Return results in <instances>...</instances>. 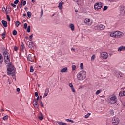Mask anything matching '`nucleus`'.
Here are the masks:
<instances>
[{"instance_id":"obj_58","label":"nucleus","mask_w":125,"mask_h":125,"mask_svg":"<svg viewBox=\"0 0 125 125\" xmlns=\"http://www.w3.org/2000/svg\"><path fill=\"white\" fill-rule=\"evenodd\" d=\"M35 95L36 97H38V96H39V93H38V92H35Z\"/></svg>"},{"instance_id":"obj_16","label":"nucleus","mask_w":125,"mask_h":125,"mask_svg":"<svg viewBox=\"0 0 125 125\" xmlns=\"http://www.w3.org/2000/svg\"><path fill=\"white\" fill-rule=\"evenodd\" d=\"M118 51L121 52V51H125V46H120L118 49Z\"/></svg>"},{"instance_id":"obj_59","label":"nucleus","mask_w":125,"mask_h":125,"mask_svg":"<svg viewBox=\"0 0 125 125\" xmlns=\"http://www.w3.org/2000/svg\"><path fill=\"white\" fill-rule=\"evenodd\" d=\"M39 99H40V97L38 96L36 98V100H35L36 101H39Z\"/></svg>"},{"instance_id":"obj_3","label":"nucleus","mask_w":125,"mask_h":125,"mask_svg":"<svg viewBox=\"0 0 125 125\" xmlns=\"http://www.w3.org/2000/svg\"><path fill=\"white\" fill-rule=\"evenodd\" d=\"M111 123L113 125H118L120 124V118L117 117H113L111 120Z\"/></svg>"},{"instance_id":"obj_42","label":"nucleus","mask_w":125,"mask_h":125,"mask_svg":"<svg viewBox=\"0 0 125 125\" xmlns=\"http://www.w3.org/2000/svg\"><path fill=\"white\" fill-rule=\"evenodd\" d=\"M72 71H75V70H76V65H72Z\"/></svg>"},{"instance_id":"obj_4","label":"nucleus","mask_w":125,"mask_h":125,"mask_svg":"<svg viewBox=\"0 0 125 125\" xmlns=\"http://www.w3.org/2000/svg\"><path fill=\"white\" fill-rule=\"evenodd\" d=\"M102 3L101 2H97L94 4V9L96 11L99 10V9H101L102 8Z\"/></svg>"},{"instance_id":"obj_11","label":"nucleus","mask_w":125,"mask_h":125,"mask_svg":"<svg viewBox=\"0 0 125 125\" xmlns=\"http://www.w3.org/2000/svg\"><path fill=\"white\" fill-rule=\"evenodd\" d=\"M3 62V57H2V55L0 53V68L2 67V63Z\"/></svg>"},{"instance_id":"obj_34","label":"nucleus","mask_w":125,"mask_h":125,"mask_svg":"<svg viewBox=\"0 0 125 125\" xmlns=\"http://www.w3.org/2000/svg\"><path fill=\"white\" fill-rule=\"evenodd\" d=\"M8 119V115H6L3 117V120H4V121H6Z\"/></svg>"},{"instance_id":"obj_60","label":"nucleus","mask_w":125,"mask_h":125,"mask_svg":"<svg viewBox=\"0 0 125 125\" xmlns=\"http://www.w3.org/2000/svg\"><path fill=\"white\" fill-rule=\"evenodd\" d=\"M2 11H3V12H4V11H5V10H6V9H5V8L3 7L2 8Z\"/></svg>"},{"instance_id":"obj_32","label":"nucleus","mask_w":125,"mask_h":125,"mask_svg":"<svg viewBox=\"0 0 125 125\" xmlns=\"http://www.w3.org/2000/svg\"><path fill=\"white\" fill-rule=\"evenodd\" d=\"M106 125H113V124L112 123V121H107L106 122Z\"/></svg>"},{"instance_id":"obj_13","label":"nucleus","mask_w":125,"mask_h":125,"mask_svg":"<svg viewBox=\"0 0 125 125\" xmlns=\"http://www.w3.org/2000/svg\"><path fill=\"white\" fill-rule=\"evenodd\" d=\"M3 55L4 57V59H6V58H8L9 57V53L7 52V51H5L3 52Z\"/></svg>"},{"instance_id":"obj_28","label":"nucleus","mask_w":125,"mask_h":125,"mask_svg":"<svg viewBox=\"0 0 125 125\" xmlns=\"http://www.w3.org/2000/svg\"><path fill=\"white\" fill-rule=\"evenodd\" d=\"M27 16L28 17H29V18H31V17H32V13H31V12H27Z\"/></svg>"},{"instance_id":"obj_9","label":"nucleus","mask_w":125,"mask_h":125,"mask_svg":"<svg viewBox=\"0 0 125 125\" xmlns=\"http://www.w3.org/2000/svg\"><path fill=\"white\" fill-rule=\"evenodd\" d=\"M84 23L86 24L88 26H91L92 25V22L90 21V19L86 18L84 20Z\"/></svg>"},{"instance_id":"obj_1","label":"nucleus","mask_w":125,"mask_h":125,"mask_svg":"<svg viewBox=\"0 0 125 125\" xmlns=\"http://www.w3.org/2000/svg\"><path fill=\"white\" fill-rule=\"evenodd\" d=\"M15 71H16V69L14 67V65L11 63H9L7 65V74L8 76L14 74Z\"/></svg>"},{"instance_id":"obj_5","label":"nucleus","mask_w":125,"mask_h":125,"mask_svg":"<svg viewBox=\"0 0 125 125\" xmlns=\"http://www.w3.org/2000/svg\"><path fill=\"white\" fill-rule=\"evenodd\" d=\"M124 36V33L121 31H115V35L114 38L115 39H120Z\"/></svg>"},{"instance_id":"obj_26","label":"nucleus","mask_w":125,"mask_h":125,"mask_svg":"<svg viewBox=\"0 0 125 125\" xmlns=\"http://www.w3.org/2000/svg\"><path fill=\"white\" fill-rule=\"evenodd\" d=\"M101 92H102V89H100V90H97L96 92V95H98V94H99L100 93H101Z\"/></svg>"},{"instance_id":"obj_29","label":"nucleus","mask_w":125,"mask_h":125,"mask_svg":"<svg viewBox=\"0 0 125 125\" xmlns=\"http://www.w3.org/2000/svg\"><path fill=\"white\" fill-rule=\"evenodd\" d=\"M15 25L16 27H18L19 26V25H20V22L19 21H16Z\"/></svg>"},{"instance_id":"obj_56","label":"nucleus","mask_w":125,"mask_h":125,"mask_svg":"<svg viewBox=\"0 0 125 125\" xmlns=\"http://www.w3.org/2000/svg\"><path fill=\"white\" fill-rule=\"evenodd\" d=\"M89 1L91 3H93L95 1V0H89Z\"/></svg>"},{"instance_id":"obj_51","label":"nucleus","mask_w":125,"mask_h":125,"mask_svg":"<svg viewBox=\"0 0 125 125\" xmlns=\"http://www.w3.org/2000/svg\"><path fill=\"white\" fill-rule=\"evenodd\" d=\"M41 16H42V15H43V10H42V9H41Z\"/></svg>"},{"instance_id":"obj_6","label":"nucleus","mask_w":125,"mask_h":125,"mask_svg":"<svg viewBox=\"0 0 125 125\" xmlns=\"http://www.w3.org/2000/svg\"><path fill=\"white\" fill-rule=\"evenodd\" d=\"M100 56L103 59H107L109 56V54L107 52H103L100 54Z\"/></svg>"},{"instance_id":"obj_38","label":"nucleus","mask_w":125,"mask_h":125,"mask_svg":"<svg viewBox=\"0 0 125 125\" xmlns=\"http://www.w3.org/2000/svg\"><path fill=\"white\" fill-rule=\"evenodd\" d=\"M108 9V6H104L103 8V11H105Z\"/></svg>"},{"instance_id":"obj_24","label":"nucleus","mask_w":125,"mask_h":125,"mask_svg":"<svg viewBox=\"0 0 125 125\" xmlns=\"http://www.w3.org/2000/svg\"><path fill=\"white\" fill-rule=\"evenodd\" d=\"M58 124L59 125H67V123H64V122H58Z\"/></svg>"},{"instance_id":"obj_15","label":"nucleus","mask_w":125,"mask_h":125,"mask_svg":"<svg viewBox=\"0 0 125 125\" xmlns=\"http://www.w3.org/2000/svg\"><path fill=\"white\" fill-rule=\"evenodd\" d=\"M123 76H124V74L119 71L117 72L116 73V77H117V78H123Z\"/></svg>"},{"instance_id":"obj_8","label":"nucleus","mask_w":125,"mask_h":125,"mask_svg":"<svg viewBox=\"0 0 125 125\" xmlns=\"http://www.w3.org/2000/svg\"><path fill=\"white\" fill-rule=\"evenodd\" d=\"M118 101V99H117V97L116 96H112L110 98V102L111 103V104H115Z\"/></svg>"},{"instance_id":"obj_19","label":"nucleus","mask_w":125,"mask_h":125,"mask_svg":"<svg viewBox=\"0 0 125 125\" xmlns=\"http://www.w3.org/2000/svg\"><path fill=\"white\" fill-rule=\"evenodd\" d=\"M67 71H68V68L64 67L61 70V73H66V72H67Z\"/></svg>"},{"instance_id":"obj_57","label":"nucleus","mask_w":125,"mask_h":125,"mask_svg":"<svg viewBox=\"0 0 125 125\" xmlns=\"http://www.w3.org/2000/svg\"><path fill=\"white\" fill-rule=\"evenodd\" d=\"M47 95H48V94L45 93L43 95V98H44V97H46V96H47Z\"/></svg>"},{"instance_id":"obj_20","label":"nucleus","mask_w":125,"mask_h":125,"mask_svg":"<svg viewBox=\"0 0 125 125\" xmlns=\"http://www.w3.org/2000/svg\"><path fill=\"white\" fill-rule=\"evenodd\" d=\"M69 28H70L71 31H75V26L72 23L69 25Z\"/></svg>"},{"instance_id":"obj_39","label":"nucleus","mask_w":125,"mask_h":125,"mask_svg":"<svg viewBox=\"0 0 125 125\" xmlns=\"http://www.w3.org/2000/svg\"><path fill=\"white\" fill-rule=\"evenodd\" d=\"M49 93V89L46 88L45 90V93H47V94H48Z\"/></svg>"},{"instance_id":"obj_63","label":"nucleus","mask_w":125,"mask_h":125,"mask_svg":"<svg viewBox=\"0 0 125 125\" xmlns=\"http://www.w3.org/2000/svg\"><path fill=\"white\" fill-rule=\"evenodd\" d=\"M21 47H22V49H24V44H22L21 45Z\"/></svg>"},{"instance_id":"obj_18","label":"nucleus","mask_w":125,"mask_h":125,"mask_svg":"<svg viewBox=\"0 0 125 125\" xmlns=\"http://www.w3.org/2000/svg\"><path fill=\"white\" fill-rule=\"evenodd\" d=\"M119 96L120 97H123V96H125V91H121L119 92Z\"/></svg>"},{"instance_id":"obj_44","label":"nucleus","mask_w":125,"mask_h":125,"mask_svg":"<svg viewBox=\"0 0 125 125\" xmlns=\"http://www.w3.org/2000/svg\"><path fill=\"white\" fill-rule=\"evenodd\" d=\"M71 90L72 92H73V93H75L76 92V90H75V88H74V87L71 88Z\"/></svg>"},{"instance_id":"obj_31","label":"nucleus","mask_w":125,"mask_h":125,"mask_svg":"<svg viewBox=\"0 0 125 125\" xmlns=\"http://www.w3.org/2000/svg\"><path fill=\"white\" fill-rule=\"evenodd\" d=\"M27 33H30V32H31V26H28L27 29Z\"/></svg>"},{"instance_id":"obj_36","label":"nucleus","mask_w":125,"mask_h":125,"mask_svg":"<svg viewBox=\"0 0 125 125\" xmlns=\"http://www.w3.org/2000/svg\"><path fill=\"white\" fill-rule=\"evenodd\" d=\"M6 17H7V19L8 21L9 22H10L11 19H10V17H9V15H6Z\"/></svg>"},{"instance_id":"obj_14","label":"nucleus","mask_w":125,"mask_h":125,"mask_svg":"<svg viewBox=\"0 0 125 125\" xmlns=\"http://www.w3.org/2000/svg\"><path fill=\"white\" fill-rule=\"evenodd\" d=\"M63 4H64V2L61 1L58 4V8L60 10L63 9Z\"/></svg>"},{"instance_id":"obj_30","label":"nucleus","mask_w":125,"mask_h":125,"mask_svg":"<svg viewBox=\"0 0 125 125\" xmlns=\"http://www.w3.org/2000/svg\"><path fill=\"white\" fill-rule=\"evenodd\" d=\"M66 122H70V123H72V124L75 123V122H74V121H73L71 119H66Z\"/></svg>"},{"instance_id":"obj_35","label":"nucleus","mask_w":125,"mask_h":125,"mask_svg":"<svg viewBox=\"0 0 125 125\" xmlns=\"http://www.w3.org/2000/svg\"><path fill=\"white\" fill-rule=\"evenodd\" d=\"M34 70L33 67V66H30V73H33V72H34Z\"/></svg>"},{"instance_id":"obj_33","label":"nucleus","mask_w":125,"mask_h":125,"mask_svg":"<svg viewBox=\"0 0 125 125\" xmlns=\"http://www.w3.org/2000/svg\"><path fill=\"white\" fill-rule=\"evenodd\" d=\"M13 36H16V35H17V31L14 30L13 31Z\"/></svg>"},{"instance_id":"obj_62","label":"nucleus","mask_w":125,"mask_h":125,"mask_svg":"<svg viewBox=\"0 0 125 125\" xmlns=\"http://www.w3.org/2000/svg\"><path fill=\"white\" fill-rule=\"evenodd\" d=\"M73 1H75V2H78L79 0H73Z\"/></svg>"},{"instance_id":"obj_22","label":"nucleus","mask_w":125,"mask_h":125,"mask_svg":"<svg viewBox=\"0 0 125 125\" xmlns=\"http://www.w3.org/2000/svg\"><path fill=\"white\" fill-rule=\"evenodd\" d=\"M9 62H10V60L9 59V57H8V58H6L5 59V62L6 63V64H10Z\"/></svg>"},{"instance_id":"obj_54","label":"nucleus","mask_w":125,"mask_h":125,"mask_svg":"<svg viewBox=\"0 0 125 125\" xmlns=\"http://www.w3.org/2000/svg\"><path fill=\"white\" fill-rule=\"evenodd\" d=\"M69 86L71 87V88L74 87V86H73V84L72 83H69Z\"/></svg>"},{"instance_id":"obj_50","label":"nucleus","mask_w":125,"mask_h":125,"mask_svg":"<svg viewBox=\"0 0 125 125\" xmlns=\"http://www.w3.org/2000/svg\"><path fill=\"white\" fill-rule=\"evenodd\" d=\"M18 2H19V0H16L14 2V4H17V3H18Z\"/></svg>"},{"instance_id":"obj_2","label":"nucleus","mask_w":125,"mask_h":125,"mask_svg":"<svg viewBox=\"0 0 125 125\" xmlns=\"http://www.w3.org/2000/svg\"><path fill=\"white\" fill-rule=\"evenodd\" d=\"M77 78L79 81H83L86 78V72L84 70L80 71L77 74Z\"/></svg>"},{"instance_id":"obj_64","label":"nucleus","mask_w":125,"mask_h":125,"mask_svg":"<svg viewBox=\"0 0 125 125\" xmlns=\"http://www.w3.org/2000/svg\"><path fill=\"white\" fill-rule=\"evenodd\" d=\"M23 15L24 17H26L27 16V14H23Z\"/></svg>"},{"instance_id":"obj_37","label":"nucleus","mask_w":125,"mask_h":125,"mask_svg":"<svg viewBox=\"0 0 125 125\" xmlns=\"http://www.w3.org/2000/svg\"><path fill=\"white\" fill-rule=\"evenodd\" d=\"M80 69H81V70H83V63L80 64Z\"/></svg>"},{"instance_id":"obj_21","label":"nucleus","mask_w":125,"mask_h":125,"mask_svg":"<svg viewBox=\"0 0 125 125\" xmlns=\"http://www.w3.org/2000/svg\"><path fill=\"white\" fill-rule=\"evenodd\" d=\"M115 34H116V31H112L110 33V37H112V38H115Z\"/></svg>"},{"instance_id":"obj_23","label":"nucleus","mask_w":125,"mask_h":125,"mask_svg":"<svg viewBox=\"0 0 125 125\" xmlns=\"http://www.w3.org/2000/svg\"><path fill=\"white\" fill-rule=\"evenodd\" d=\"M33 45H34V42H30L29 43V48H33Z\"/></svg>"},{"instance_id":"obj_40","label":"nucleus","mask_w":125,"mask_h":125,"mask_svg":"<svg viewBox=\"0 0 125 125\" xmlns=\"http://www.w3.org/2000/svg\"><path fill=\"white\" fill-rule=\"evenodd\" d=\"M89 116H90V113H88L85 115V118L86 119H87V118H89Z\"/></svg>"},{"instance_id":"obj_55","label":"nucleus","mask_w":125,"mask_h":125,"mask_svg":"<svg viewBox=\"0 0 125 125\" xmlns=\"http://www.w3.org/2000/svg\"><path fill=\"white\" fill-rule=\"evenodd\" d=\"M26 3H27V2L26 1H24L22 3L23 6H25V5H26Z\"/></svg>"},{"instance_id":"obj_45","label":"nucleus","mask_w":125,"mask_h":125,"mask_svg":"<svg viewBox=\"0 0 125 125\" xmlns=\"http://www.w3.org/2000/svg\"><path fill=\"white\" fill-rule=\"evenodd\" d=\"M39 119L40 121H42V120H43V117H42V116H39Z\"/></svg>"},{"instance_id":"obj_53","label":"nucleus","mask_w":125,"mask_h":125,"mask_svg":"<svg viewBox=\"0 0 125 125\" xmlns=\"http://www.w3.org/2000/svg\"><path fill=\"white\" fill-rule=\"evenodd\" d=\"M40 105L41 106V107H43V104H42V102L41 101L40 102Z\"/></svg>"},{"instance_id":"obj_17","label":"nucleus","mask_w":125,"mask_h":125,"mask_svg":"<svg viewBox=\"0 0 125 125\" xmlns=\"http://www.w3.org/2000/svg\"><path fill=\"white\" fill-rule=\"evenodd\" d=\"M2 24L5 28H6V27H7V22L5 20H2Z\"/></svg>"},{"instance_id":"obj_49","label":"nucleus","mask_w":125,"mask_h":125,"mask_svg":"<svg viewBox=\"0 0 125 125\" xmlns=\"http://www.w3.org/2000/svg\"><path fill=\"white\" fill-rule=\"evenodd\" d=\"M14 49L15 51H17V50H18V47L17 46H15Z\"/></svg>"},{"instance_id":"obj_7","label":"nucleus","mask_w":125,"mask_h":125,"mask_svg":"<svg viewBox=\"0 0 125 125\" xmlns=\"http://www.w3.org/2000/svg\"><path fill=\"white\" fill-rule=\"evenodd\" d=\"M105 29V26L102 24H98L95 26V29L102 31Z\"/></svg>"},{"instance_id":"obj_43","label":"nucleus","mask_w":125,"mask_h":125,"mask_svg":"<svg viewBox=\"0 0 125 125\" xmlns=\"http://www.w3.org/2000/svg\"><path fill=\"white\" fill-rule=\"evenodd\" d=\"M95 59V55H93L91 57V60L92 61H93Z\"/></svg>"},{"instance_id":"obj_25","label":"nucleus","mask_w":125,"mask_h":125,"mask_svg":"<svg viewBox=\"0 0 125 125\" xmlns=\"http://www.w3.org/2000/svg\"><path fill=\"white\" fill-rule=\"evenodd\" d=\"M6 35V32L4 30V33L2 34V38L5 39V36Z\"/></svg>"},{"instance_id":"obj_27","label":"nucleus","mask_w":125,"mask_h":125,"mask_svg":"<svg viewBox=\"0 0 125 125\" xmlns=\"http://www.w3.org/2000/svg\"><path fill=\"white\" fill-rule=\"evenodd\" d=\"M109 116H114V111H113V110H110V111H109Z\"/></svg>"},{"instance_id":"obj_10","label":"nucleus","mask_w":125,"mask_h":125,"mask_svg":"<svg viewBox=\"0 0 125 125\" xmlns=\"http://www.w3.org/2000/svg\"><path fill=\"white\" fill-rule=\"evenodd\" d=\"M33 106L36 110H39L40 105H39V103H38V101H36V100H33Z\"/></svg>"},{"instance_id":"obj_41","label":"nucleus","mask_w":125,"mask_h":125,"mask_svg":"<svg viewBox=\"0 0 125 125\" xmlns=\"http://www.w3.org/2000/svg\"><path fill=\"white\" fill-rule=\"evenodd\" d=\"M33 37H34V35L33 34H31L29 36V41H32V39H33Z\"/></svg>"},{"instance_id":"obj_48","label":"nucleus","mask_w":125,"mask_h":125,"mask_svg":"<svg viewBox=\"0 0 125 125\" xmlns=\"http://www.w3.org/2000/svg\"><path fill=\"white\" fill-rule=\"evenodd\" d=\"M23 1H24V0H22L21 2V3H20V7H22V4H23Z\"/></svg>"},{"instance_id":"obj_46","label":"nucleus","mask_w":125,"mask_h":125,"mask_svg":"<svg viewBox=\"0 0 125 125\" xmlns=\"http://www.w3.org/2000/svg\"><path fill=\"white\" fill-rule=\"evenodd\" d=\"M5 11H6V13H10V11H11L10 9H6Z\"/></svg>"},{"instance_id":"obj_47","label":"nucleus","mask_w":125,"mask_h":125,"mask_svg":"<svg viewBox=\"0 0 125 125\" xmlns=\"http://www.w3.org/2000/svg\"><path fill=\"white\" fill-rule=\"evenodd\" d=\"M27 27H28V24L24 23V29H27Z\"/></svg>"},{"instance_id":"obj_52","label":"nucleus","mask_w":125,"mask_h":125,"mask_svg":"<svg viewBox=\"0 0 125 125\" xmlns=\"http://www.w3.org/2000/svg\"><path fill=\"white\" fill-rule=\"evenodd\" d=\"M11 6H12L13 7H14L15 8H16V5H15L12 3L11 4Z\"/></svg>"},{"instance_id":"obj_61","label":"nucleus","mask_w":125,"mask_h":125,"mask_svg":"<svg viewBox=\"0 0 125 125\" xmlns=\"http://www.w3.org/2000/svg\"><path fill=\"white\" fill-rule=\"evenodd\" d=\"M17 91H18V92H19V91H20V89L19 88H17Z\"/></svg>"},{"instance_id":"obj_12","label":"nucleus","mask_w":125,"mask_h":125,"mask_svg":"<svg viewBox=\"0 0 125 125\" xmlns=\"http://www.w3.org/2000/svg\"><path fill=\"white\" fill-rule=\"evenodd\" d=\"M27 60L28 61H30L31 62H34V58H33L32 57V55L31 54H29L27 56Z\"/></svg>"}]
</instances>
